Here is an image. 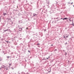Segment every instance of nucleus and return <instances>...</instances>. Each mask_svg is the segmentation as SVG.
Instances as JSON below:
<instances>
[{
  "label": "nucleus",
  "mask_w": 74,
  "mask_h": 74,
  "mask_svg": "<svg viewBox=\"0 0 74 74\" xmlns=\"http://www.w3.org/2000/svg\"><path fill=\"white\" fill-rule=\"evenodd\" d=\"M8 30V29H7V30L4 31V32H6V31H7Z\"/></svg>",
  "instance_id": "nucleus-5"
},
{
  "label": "nucleus",
  "mask_w": 74,
  "mask_h": 74,
  "mask_svg": "<svg viewBox=\"0 0 74 74\" xmlns=\"http://www.w3.org/2000/svg\"><path fill=\"white\" fill-rule=\"evenodd\" d=\"M61 19H63L62 18H61Z\"/></svg>",
  "instance_id": "nucleus-15"
},
{
  "label": "nucleus",
  "mask_w": 74,
  "mask_h": 74,
  "mask_svg": "<svg viewBox=\"0 0 74 74\" xmlns=\"http://www.w3.org/2000/svg\"><path fill=\"white\" fill-rule=\"evenodd\" d=\"M73 7H74V5H73Z\"/></svg>",
  "instance_id": "nucleus-20"
},
{
  "label": "nucleus",
  "mask_w": 74,
  "mask_h": 74,
  "mask_svg": "<svg viewBox=\"0 0 74 74\" xmlns=\"http://www.w3.org/2000/svg\"><path fill=\"white\" fill-rule=\"evenodd\" d=\"M37 45H40V44L38 43L37 44Z\"/></svg>",
  "instance_id": "nucleus-7"
},
{
  "label": "nucleus",
  "mask_w": 74,
  "mask_h": 74,
  "mask_svg": "<svg viewBox=\"0 0 74 74\" xmlns=\"http://www.w3.org/2000/svg\"><path fill=\"white\" fill-rule=\"evenodd\" d=\"M5 67V66H4V67Z\"/></svg>",
  "instance_id": "nucleus-17"
},
{
  "label": "nucleus",
  "mask_w": 74,
  "mask_h": 74,
  "mask_svg": "<svg viewBox=\"0 0 74 74\" xmlns=\"http://www.w3.org/2000/svg\"><path fill=\"white\" fill-rule=\"evenodd\" d=\"M10 66H11V64H9Z\"/></svg>",
  "instance_id": "nucleus-8"
},
{
  "label": "nucleus",
  "mask_w": 74,
  "mask_h": 74,
  "mask_svg": "<svg viewBox=\"0 0 74 74\" xmlns=\"http://www.w3.org/2000/svg\"><path fill=\"white\" fill-rule=\"evenodd\" d=\"M73 2H72L71 3V4H73Z\"/></svg>",
  "instance_id": "nucleus-9"
},
{
  "label": "nucleus",
  "mask_w": 74,
  "mask_h": 74,
  "mask_svg": "<svg viewBox=\"0 0 74 74\" xmlns=\"http://www.w3.org/2000/svg\"><path fill=\"white\" fill-rule=\"evenodd\" d=\"M7 58H8V59L9 58H10V57L8 56V57H7Z\"/></svg>",
  "instance_id": "nucleus-6"
},
{
  "label": "nucleus",
  "mask_w": 74,
  "mask_h": 74,
  "mask_svg": "<svg viewBox=\"0 0 74 74\" xmlns=\"http://www.w3.org/2000/svg\"><path fill=\"white\" fill-rule=\"evenodd\" d=\"M28 52H30V51H28Z\"/></svg>",
  "instance_id": "nucleus-14"
},
{
  "label": "nucleus",
  "mask_w": 74,
  "mask_h": 74,
  "mask_svg": "<svg viewBox=\"0 0 74 74\" xmlns=\"http://www.w3.org/2000/svg\"><path fill=\"white\" fill-rule=\"evenodd\" d=\"M51 46H53V45H51Z\"/></svg>",
  "instance_id": "nucleus-13"
},
{
  "label": "nucleus",
  "mask_w": 74,
  "mask_h": 74,
  "mask_svg": "<svg viewBox=\"0 0 74 74\" xmlns=\"http://www.w3.org/2000/svg\"><path fill=\"white\" fill-rule=\"evenodd\" d=\"M5 41H6V42H7V44L8 43V41H6V40H5Z\"/></svg>",
  "instance_id": "nucleus-3"
},
{
  "label": "nucleus",
  "mask_w": 74,
  "mask_h": 74,
  "mask_svg": "<svg viewBox=\"0 0 74 74\" xmlns=\"http://www.w3.org/2000/svg\"><path fill=\"white\" fill-rule=\"evenodd\" d=\"M33 15H34V16H35V15H36V14H34Z\"/></svg>",
  "instance_id": "nucleus-4"
},
{
  "label": "nucleus",
  "mask_w": 74,
  "mask_h": 74,
  "mask_svg": "<svg viewBox=\"0 0 74 74\" xmlns=\"http://www.w3.org/2000/svg\"><path fill=\"white\" fill-rule=\"evenodd\" d=\"M67 19V18H63V20H66V19Z\"/></svg>",
  "instance_id": "nucleus-2"
},
{
  "label": "nucleus",
  "mask_w": 74,
  "mask_h": 74,
  "mask_svg": "<svg viewBox=\"0 0 74 74\" xmlns=\"http://www.w3.org/2000/svg\"><path fill=\"white\" fill-rule=\"evenodd\" d=\"M19 31H21V30H22V28H19Z\"/></svg>",
  "instance_id": "nucleus-1"
},
{
  "label": "nucleus",
  "mask_w": 74,
  "mask_h": 74,
  "mask_svg": "<svg viewBox=\"0 0 74 74\" xmlns=\"http://www.w3.org/2000/svg\"><path fill=\"white\" fill-rule=\"evenodd\" d=\"M64 38H65V36H64Z\"/></svg>",
  "instance_id": "nucleus-16"
},
{
  "label": "nucleus",
  "mask_w": 74,
  "mask_h": 74,
  "mask_svg": "<svg viewBox=\"0 0 74 74\" xmlns=\"http://www.w3.org/2000/svg\"><path fill=\"white\" fill-rule=\"evenodd\" d=\"M26 29H28V28H27Z\"/></svg>",
  "instance_id": "nucleus-10"
},
{
  "label": "nucleus",
  "mask_w": 74,
  "mask_h": 74,
  "mask_svg": "<svg viewBox=\"0 0 74 74\" xmlns=\"http://www.w3.org/2000/svg\"><path fill=\"white\" fill-rule=\"evenodd\" d=\"M48 59V58H47V59Z\"/></svg>",
  "instance_id": "nucleus-18"
},
{
  "label": "nucleus",
  "mask_w": 74,
  "mask_h": 74,
  "mask_svg": "<svg viewBox=\"0 0 74 74\" xmlns=\"http://www.w3.org/2000/svg\"><path fill=\"white\" fill-rule=\"evenodd\" d=\"M55 51H57V49H56L55 50Z\"/></svg>",
  "instance_id": "nucleus-12"
},
{
  "label": "nucleus",
  "mask_w": 74,
  "mask_h": 74,
  "mask_svg": "<svg viewBox=\"0 0 74 74\" xmlns=\"http://www.w3.org/2000/svg\"><path fill=\"white\" fill-rule=\"evenodd\" d=\"M12 69H14V68H12Z\"/></svg>",
  "instance_id": "nucleus-21"
},
{
  "label": "nucleus",
  "mask_w": 74,
  "mask_h": 74,
  "mask_svg": "<svg viewBox=\"0 0 74 74\" xmlns=\"http://www.w3.org/2000/svg\"><path fill=\"white\" fill-rule=\"evenodd\" d=\"M66 37L67 38V37H68V36H66Z\"/></svg>",
  "instance_id": "nucleus-11"
},
{
  "label": "nucleus",
  "mask_w": 74,
  "mask_h": 74,
  "mask_svg": "<svg viewBox=\"0 0 74 74\" xmlns=\"http://www.w3.org/2000/svg\"><path fill=\"white\" fill-rule=\"evenodd\" d=\"M5 14V15H6V14Z\"/></svg>",
  "instance_id": "nucleus-19"
}]
</instances>
